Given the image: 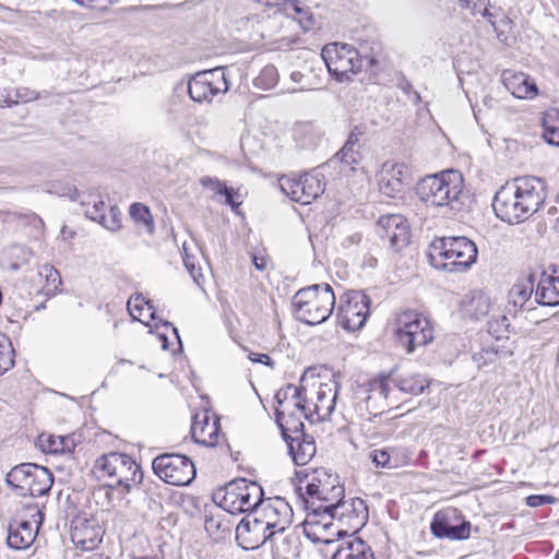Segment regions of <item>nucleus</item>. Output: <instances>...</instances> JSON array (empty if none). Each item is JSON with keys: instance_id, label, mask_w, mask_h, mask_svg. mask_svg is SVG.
<instances>
[{"instance_id": "obj_1", "label": "nucleus", "mask_w": 559, "mask_h": 559, "mask_svg": "<svg viewBox=\"0 0 559 559\" xmlns=\"http://www.w3.org/2000/svg\"><path fill=\"white\" fill-rule=\"evenodd\" d=\"M545 201V181L537 177H518L496 192L492 209L498 218L519 224L537 212Z\"/></svg>"}, {"instance_id": "obj_2", "label": "nucleus", "mask_w": 559, "mask_h": 559, "mask_svg": "<svg viewBox=\"0 0 559 559\" xmlns=\"http://www.w3.org/2000/svg\"><path fill=\"white\" fill-rule=\"evenodd\" d=\"M295 491L309 514L323 515L330 504L345 497V488L336 474L321 467L296 473Z\"/></svg>"}, {"instance_id": "obj_3", "label": "nucleus", "mask_w": 559, "mask_h": 559, "mask_svg": "<svg viewBox=\"0 0 559 559\" xmlns=\"http://www.w3.org/2000/svg\"><path fill=\"white\" fill-rule=\"evenodd\" d=\"M463 176L455 169L426 176L416 186L418 199L444 216L456 215L463 210Z\"/></svg>"}, {"instance_id": "obj_4", "label": "nucleus", "mask_w": 559, "mask_h": 559, "mask_svg": "<svg viewBox=\"0 0 559 559\" xmlns=\"http://www.w3.org/2000/svg\"><path fill=\"white\" fill-rule=\"evenodd\" d=\"M476 245L466 237H440L429 245L427 259L437 270L463 272L477 260Z\"/></svg>"}, {"instance_id": "obj_5", "label": "nucleus", "mask_w": 559, "mask_h": 559, "mask_svg": "<svg viewBox=\"0 0 559 559\" xmlns=\"http://www.w3.org/2000/svg\"><path fill=\"white\" fill-rule=\"evenodd\" d=\"M391 383L403 393L419 395L429 386L430 382L421 374H408L404 377H393L392 372L389 374H379L368 381L365 390L368 393L365 403L369 414H373L374 416L382 414L384 407L390 406L388 401L391 393Z\"/></svg>"}, {"instance_id": "obj_6", "label": "nucleus", "mask_w": 559, "mask_h": 559, "mask_svg": "<svg viewBox=\"0 0 559 559\" xmlns=\"http://www.w3.org/2000/svg\"><path fill=\"white\" fill-rule=\"evenodd\" d=\"M334 306L335 295L329 284L301 288L293 298L296 319L309 325L324 322L331 316Z\"/></svg>"}, {"instance_id": "obj_7", "label": "nucleus", "mask_w": 559, "mask_h": 559, "mask_svg": "<svg viewBox=\"0 0 559 559\" xmlns=\"http://www.w3.org/2000/svg\"><path fill=\"white\" fill-rule=\"evenodd\" d=\"M98 478H108V487L120 489L122 493L140 485L143 480L141 466L128 454L110 452L99 456L94 465Z\"/></svg>"}, {"instance_id": "obj_8", "label": "nucleus", "mask_w": 559, "mask_h": 559, "mask_svg": "<svg viewBox=\"0 0 559 559\" xmlns=\"http://www.w3.org/2000/svg\"><path fill=\"white\" fill-rule=\"evenodd\" d=\"M321 57L330 74L340 82L348 80L349 74L357 73L364 66L371 69L379 62L374 55L362 56L354 46L341 43L325 45Z\"/></svg>"}, {"instance_id": "obj_9", "label": "nucleus", "mask_w": 559, "mask_h": 559, "mask_svg": "<svg viewBox=\"0 0 559 559\" xmlns=\"http://www.w3.org/2000/svg\"><path fill=\"white\" fill-rule=\"evenodd\" d=\"M275 401L277 404L275 408L276 423L286 439L288 430L298 431L299 428H304L297 413L309 418L311 407L307 401L306 390L294 384L281 388L275 394Z\"/></svg>"}, {"instance_id": "obj_10", "label": "nucleus", "mask_w": 559, "mask_h": 559, "mask_svg": "<svg viewBox=\"0 0 559 559\" xmlns=\"http://www.w3.org/2000/svg\"><path fill=\"white\" fill-rule=\"evenodd\" d=\"M264 491L257 481L238 478L228 483L223 490L215 493L218 506L230 514L254 512Z\"/></svg>"}, {"instance_id": "obj_11", "label": "nucleus", "mask_w": 559, "mask_h": 559, "mask_svg": "<svg viewBox=\"0 0 559 559\" xmlns=\"http://www.w3.org/2000/svg\"><path fill=\"white\" fill-rule=\"evenodd\" d=\"M7 484L16 495L23 497H40L47 495L53 484L51 472L38 464L22 463L7 474Z\"/></svg>"}, {"instance_id": "obj_12", "label": "nucleus", "mask_w": 559, "mask_h": 559, "mask_svg": "<svg viewBox=\"0 0 559 559\" xmlns=\"http://www.w3.org/2000/svg\"><path fill=\"white\" fill-rule=\"evenodd\" d=\"M396 335L407 354L430 344L435 338L431 321L423 313L407 310L396 319Z\"/></svg>"}, {"instance_id": "obj_13", "label": "nucleus", "mask_w": 559, "mask_h": 559, "mask_svg": "<svg viewBox=\"0 0 559 559\" xmlns=\"http://www.w3.org/2000/svg\"><path fill=\"white\" fill-rule=\"evenodd\" d=\"M152 468L162 480L174 486H188L197 474L194 464L188 456L175 453L156 456Z\"/></svg>"}, {"instance_id": "obj_14", "label": "nucleus", "mask_w": 559, "mask_h": 559, "mask_svg": "<svg viewBox=\"0 0 559 559\" xmlns=\"http://www.w3.org/2000/svg\"><path fill=\"white\" fill-rule=\"evenodd\" d=\"M278 182L287 197L301 204H310L325 189L324 176L319 173H307L298 177L282 176Z\"/></svg>"}, {"instance_id": "obj_15", "label": "nucleus", "mask_w": 559, "mask_h": 559, "mask_svg": "<svg viewBox=\"0 0 559 559\" xmlns=\"http://www.w3.org/2000/svg\"><path fill=\"white\" fill-rule=\"evenodd\" d=\"M229 90L225 68H214L197 73L188 83V93L192 100L210 103L213 97Z\"/></svg>"}, {"instance_id": "obj_16", "label": "nucleus", "mask_w": 559, "mask_h": 559, "mask_svg": "<svg viewBox=\"0 0 559 559\" xmlns=\"http://www.w3.org/2000/svg\"><path fill=\"white\" fill-rule=\"evenodd\" d=\"M369 297L361 290H350L341 297L337 311L340 325L347 331H357L364 326L369 316Z\"/></svg>"}, {"instance_id": "obj_17", "label": "nucleus", "mask_w": 559, "mask_h": 559, "mask_svg": "<svg viewBox=\"0 0 559 559\" xmlns=\"http://www.w3.org/2000/svg\"><path fill=\"white\" fill-rule=\"evenodd\" d=\"M430 531L435 537L440 539L464 540L471 535V523L457 509L447 508L433 515Z\"/></svg>"}, {"instance_id": "obj_18", "label": "nucleus", "mask_w": 559, "mask_h": 559, "mask_svg": "<svg viewBox=\"0 0 559 559\" xmlns=\"http://www.w3.org/2000/svg\"><path fill=\"white\" fill-rule=\"evenodd\" d=\"M269 532L273 533V538L282 535L293 523V509L289 503L281 497L261 500L255 509Z\"/></svg>"}, {"instance_id": "obj_19", "label": "nucleus", "mask_w": 559, "mask_h": 559, "mask_svg": "<svg viewBox=\"0 0 559 559\" xmlns=\"http://www.w3.org/2000/svg\"><path fill=\"white\" fill-rule=\"evenodd\" d=\"M331 520H338L342 524L348 526L353 533L360 530L368 521V508L366 502L357 497L335 501L330 504L329 510L323 514Z\"/></svg>"}, {"instance_id": "obj_20", "label": "nucleus", "mask_w": 559, "mask_h": 559, "mask_svg": "<svg viewBox=\"0 0 559 559\" xmlns=\"http://www.w3.org/2000/svg\"><path fill=\"white\" fill-rule=\"evenodd\" d=\"M378 235L383 243L394 251L404 249L411 240V229L404 216L399 214L383 215L377 223Z\"/></svg>"}, {"instance_id": "obj_21", "label": "nucleus", "mask_w": 559, "mask_h": 559, "mask_svg": "<svg viewBox=\"0 0 559 559\" xmlns=\"http://www.w3.org/2000/svg\"><path fill=\"white\" fill-rule=\"evenodd\" d=\"M236 539L245 549H255L271 542L273 533L269 532L258 513H248L236 527Z\"/></svg>"}, {"instance_id": "obj_22", "label": "nucleus", "mask_w": 559, "mask_h": 559, "mask_svg": "<svg viewBox=\"0 0 559 559\" xmlns=\"http://www.w3.org/2000/svg\"><path fill=\"white\" fill-rule=\"evenodd\" d=\"M411 183L409 168L400 163L386 162L382 166L379 178V190L382 194L395 198L402 193L404 187Z\"/></svg>"}, {"instance_id": "obj_23", "label": "nucleus", "mask_w": 559, "mask_h": 559, "mask_svg": "<svg viewBox=\"0 0 559 559\" xmlns=\"http://www.w3.org/2000/svg\"><path fill=\"white\" fill-rule=\"evenodd\" d=\"M104 531L95 519L78 516L71 524V540L82 550H93L102 542Z\"/></svg>"}, {"instance_id": "obj_24", "label": "nucleus", "mask_w": 559, "mask_h": 559, "mask_svg": "<svg viewBox=\"0 0 559 559\" xmlns=\"http://www.w3.org/2000/svg\"><path fill=\"white\" fill-rule=\"evenodd\" d=\"M219 419L214 417L211 421L205 412L192 417L191 435L194 442L206 447H215L218 443Z\"/></svg>"}, {"instance_id": "obj_25", "label": "nucleus", "mask_w": 559, "mask_h": 559, "mask_svg": "<svg viewBox=\"0 0 559 559\" xmlns=\"http://www.w3.org/2000/svg\"><path fill=\"white\" fill-rule=\"evenodd\" d=\"M84 214L87 218L98 222L103 227L110 231H116L121 227V212L116 205H110L108 213L107 206L103 200H94L93 203H82Z\"/></svg>"}, {"instance_id": "obj_26", "label": "nucleus", "mask_w": 559, "mask_h": 559, "mask_svg": "<svg viewBox=\"0 0 559 559\" xmlns=\"http://www.w3.org/2000/svg\"><path fill=\"white\" fill-rule=\"evenodd\" d=\"M33 258L34 252L31 248L21 243H11L0 253V266L11 272L24 271Z\"/></svg>"}, {"instance_id": "obj_27", "label": "nucleus", "mask_w": 559, "mask_h": 559, "mask_svg": "<svg viewBox=\"0 0 559 559\" xmlns=\"http://www.w3.org/2000/svg\"><path fill=\"white\" fill-rule=\"evenodd\" d=\"M535 302L540 306H559V272H543L535 288Z\"/></svg>"}, {"instance_id": "obj_28", "label": "nucleus", "mask_w": 559, "mask_h": 559, "mask_svg": "<svg viewBox=\"0 0 559 559\" xmlns=\"http://www.w3.org/2000/svg\"><path fill=\"white\" fill-rule=\"evenodd\" d=\"M332 559H374V555L365 540L352 534L347 539L338 540Z\"/></svg>"}, {"instance_id": "obj_29", "label": "nucleus", "mask_w": 559, "mask_h": 559, "mask_svg": "<svg viewBox=\"0 0 559 559\" xmlns=\"http://www.w3.org/2000/svg\"><path fill=\"white\" fill-rule=\"evenodd\" d=\"M337 390V383H320L317 390V402L313 404L311 415L317 414L320 420L328 419L335 408Z\"/></svg>"}, {"instance_id": "obj_30", "label": "nucleus", "mask_w": 559, "mask_h": 559, "mask_svg": "<svg viewBox=\"0 0 559 559\" xmlns=\"http://www.w3.org/2000/svg\"><path fill=\"white\" fill-rule=\"evenodd\" d=\"M38 531L31 527L26 522L15 520L9 525L7 544L15 550L28 548L36 539Z\"/></svg>"}, {"instance_id": "obj_31", "label": "nucleus", "mask_w": 559, "mask_h": 559, "mask_svg": "<svg viewBox=\"0 0 559 559\" xmlns=\"http://www.w3.org/2000/svg\"><path fill=\"white\" fill-rule=\"evenodd\" d=\"M461 305L466 316L478 320L489 313L491 300L486 293L472 290L463 297Z\"/></svg>"}, {"instance_id": "obj_32", "label": "nucleus", "mask_w": 559, "mask_h": 559, "mask_svg": "<svg viewBox=\"0 0 559 559\" xmlns=\"http://www.w3.org/2000/svg\"><path fill=\"white\" fill-rule=\"evenodd\" d=\"M288 443L289 454L296 465H306L314 456L317 448L311 437L292 438Z\"/></svg>"}, {"instance_id": "obj_33", "label": "nucleus", "mask_w": 559, "mask_h": 559, "mask_svg": "<svg viewBox=\"0 0 559 559\" xmlns=\"http://www.w3.org/2000/svg\"><path fill=\"white\" fill-rule=\"evenodd\" d=\"M535 288L534 274H530L525 280L514 284L509 294L513 306L522 309L531 299L532 295H535Z\"/></svg>"}, {"instance_id": "obj_34", "label": "nucleus", "mask_w": 559, "mask_h": 559, "mask_svg": "<svg viewBox=\"0 0 559 559\" xmlns=\"http://www.w3.org/2000/svg\"><path fill=\"white\" fill-rule=\"evenodd\" d=\"M321 132L311 122L299 123L295 127L294 138L301 148H312L321 140Z\"/></svg>"}, {"instance_id": "obj_35", "label": "nucleus", "mask_w": 559, "mask_h": 559, "mask_svg": "<svg viewBox=\"0 0 559 559\" xmlns=\"http://www.w3.org/2000/svg\"><path fill=\"white\" fill-rule=\"evenodd\" d=\"M543 138L554 146H559V110L551 109L543 118Z\"/></svg>"}, {"instance_id": "obj_36", "label": "nucleus", "mask_w": 559, "mask_h": 559, "mask_svg": "<svg viewBox=\"0 0 559 559\" xmlns=\"http://www.w3.org/2000/svg\"><path fill=\"white\" fill-rule=\"evenodd\" d=\"M340 162L350 169H355L362 160V153L360 146H353L344 144L343 147L330 159V163Z\"/></svg>"}, {"instance_id": "obj_37", "label": "nucleus", "mask_w": 559, "mask_h": 559, "mask_svg": "<svg viewBox=\"0 0 559 559\" xmlns=\"http://www.w3.org/2000/svg\"><path fill=\"white\" fill-rule=\"evenodd\" d=\"M16 520L26 522L31 527L38 531L44 521V513L37 503H26L19 511Z\"/></svg>"}, {"instance_id": "obj_38", "label": "nucleus", "mask_w": 559, "mask_h": 559, "mask_svg": "<svg viewBox=\"0 0 559 559\" xmlns=\"http://www.w3.org/2000/svg\"><path fill=\"white\" fill-rule=\"evenodd\" d=\"M144 310L148 312V318L155 320V312L153 305L146 300L141 294L133 295L128 301V311L135 320L142 321L141 317L144 316Z\"/></svg>"}, {"instance_id": "obj_39", "label": "nucleus", "mask_w": 559, "mask_h": 559, "mask_svg": "<svg viewBox=\"0 0 559 559\" xmlns=\"http://www.w3.org/2000/svg\"><path fill=\"white\" fill-rule=\"evenodd\" d=\"M14 366V348L10 338L0 331V376Z\"/></svg>"}, {"instance_id": "obj_40", "label": "nucleus", "mask_w": 559, "mask_h": 559, "mask_svg": "<svg viewBox=\"0 0 559 559\" xmlns=\"http://www.w3.org/2000/svg\"><path fill=\"white\" fill-rule=\"evenodd\" d=\"M277 556L288 559L299 552V540L294 535L286 536L283 540L272 539Z\"/></svg>"}, {"instance_id": "obj_41", "label": "nucleus", "mask_w": 559, "mask_h": 559, "mask_svg": "<svg viewBox=\"0 0 559 559\" xmlns=\"http://www.w3.org/2000/svg\"><path fill=\"white\" fill-rule=\"evenodd\" d=\"M205 531L217 538L224 537L223 534L230 532V524L224 515H211L205 519Z\"/></svg>"}, {"instance_id": "obj_42", "label": "nucleus", "mask_w": 559, "mask_h": 559, "mask_svg": "<svg viewBox=\"0 0 559 559\" xmlns=\"http://www.w3.org/2000/svg\"><path fill=\"white\" fill-rule=\"evenodd\" d=\"M488 333L497 340L508 338L510 333V320L504 314L491 317L487 323Z\"/></svg>"}, {"instance_id": "obj_43", "label": "nucleus", "mask_w": 559, "mask_h": 559, "mask_svg": "<svg viewBox=\"0 0 559 559\" xmlns=\"http://www.w3.org/2000/svg\"><path fill=\"white\" fill-rule=\"evenodd\" d=\"M182 259L185 266L189 274L191 275V277L193 278L194 283L198 286H201L203 282L202 269L199 265L197 257L189 252V249L186 243L182 245Z\"/></svg>"}, {"instance_id": "obj_44", "label": "nucleus", "mask_w": 559, "mask_h": 559, "mask_svg": "<svg viewBox=\"0 0 559 559\" xmlns=\"http://www.w3.org/2000/svg\"><path fill=\"white\" fill-rule=\"evenodd\" d=\"M278 79L277 69L273 64H267L254 79V85L262 90H271L277 84Z\"/></svg>"}, {"instance_id": "obj_45", "label": "nucleus", "mask_w": 559, "mask_h": 559, "mask_svg": "<svg viewBox=\"0 0 559 559\" xmlns=\"http://www.w3.org/2000/svg\"><path fill=\"white\" fill-rule=\"evenodd\" d=\"M370 459L377 467L395 468L397 467V460L391 455L386 449H376L371 452Z\"/></svg>"}, {"instance_id": "obj_46", "label": "nucleus", "mask_w": 559, "mask_h": 559, "mask_svg": "<svg viewBox=\"0 0 559 559\" xmlns=\"http://www.w3.org/2000/svg\"><path fill=\"white\" fill-rule=\"evenodd\" d=\"M130 216L138 223H142L150 230L153 229V218L150 209L142 203H133L130 206Z\"/></svg>"}, {"instance_id": "obj_47", "label": "nucleus", "mask_w": 559, "mask_h": 559, "mask_svg": "<svg viewBox=\"0 0 559 559\" xmlns=\"http://www.w3.org/2000/svg\"><path fill=\"white\" fill-rule=\"evenodd\" d=\"M39 275L46 278L47 282V289L49 292H55L58 289V287L61 285V276L57 269H55L52 265L45 264L39 270Z\"/></svg>"}, {"instance_id": "obj_48", "label": "nucleus", "mask_w": 559, "mask_h": 559, "mask_svg": "<svg viewBox=\"0 0 559 559\" xmlns=\"http://www.w3.org/2000/svg\"><path fill=\"white\" fill-rule=\"evenodd\" d=\"M499 350L493 347L481 348L479 352L473 355V360L478 368H483L489 364L497 361Z\"/></svg>"}, {"instance_id": "obj_49", "label": "nucleus", "mask_w": 559, "mask_h": 559, "mask_svg": "<svg viewBox=\"0 0 559 559\" xmlns=\"http://www.w3.org/2000/svg\"><path fill=\"white\" fill-rule=\"evenodd\" d=\"M525 74L524 73H514L512 71L506 70L502 73V82L508 91L511 92V94L514 93V91L525 82Z\"/></svg>"}, {"instance_id": "obj_50", "label": "nucleus", "mask_w": 559, "mask_h": 559, "mask_svg": "<svg viewBox=\"0 0 559 559\" xmlns=\"http://www.w3.org/2000/svg\"><path fill=\"white\" fill-rule=\"evenodd\" d=\"M538 94L536 84L525 76V82L521 84L512 94L516 98H534Z\"/></svg>"}, {"instance_id": "obj_51", "label": "nucleus", "mask_w": 559, "mask_h": 559, "mask_svg": "<svg viewBox=\"0 0 559 559\" xmlns=\"http://www.w3.org/2000/svg\"><path fill=\"white\" fill-rule=\"evenodd\" d=\"M462 9H468L473 12H480L483 9L484 16H491L486 8V0H459Z\"/></svg>"}, {"instance_id": "obj_52", "label": "nucleus", "mask_w": 559, "mask_h": 559, "mask_svg": "<svg viewBox=\"0 0 559 559\" xmlns=\"http://www.w3.org/2000/svg\"><path fill=\"white\" fill-rule=\"evenodd\" d=\"M366 133V127L362 124L355 126L345 142L346 145L360 146L362 147L361 138Z\"/></svg>"}, {"instance_id": "obj_53", "label": "nucleus", "mask_w": 559, "mask_h": 559, "mask_svg": "<svg viewBox=\"0 0 559 559\" xmlns=\"http://www.w3.org/2000/svg\"><path fill=\"white\" fill-rule=\"evenodd\" d=\"M555 498L548 495H532L526 498L527 506L532 508L542 507L555 502Z\"/></svg>"}, {"instance_id": "obj_54", "label": "nucleus", "mask_w": 559, "mask_h": 559, "mask_svg": "<svg viewBox=\"0 0 559 559\" xmlns=\"http://www.w3.org/2000/svg\"><path fill=\"white\" fill-rule=\"evenodd\" d=\"M15 100H22L24 103L36 100L40 97V94L28 87H19L15 90Z\"/></svg>"}, {"instance_id": "obj_55", "label": "nucleus", "mask_w": 559, "mask_h": 559, "mask_svg": "<svg viewBox=\"0 0 559 559\" xmlns=\"http://www.w3.org/2000/svg\"><path fill=\"white\" fill-rule=\"evenodd\" d=\"M201 183L204 187L212 189L218 195L222 192L227 191V186L224 182L219 181L217 178L203 177L201 179Z\"/></svg>"}, {"instance_id": "obj_56", "label": "nucleus", "mask_w": 559, "mask_h": 559, "mask_svg": "<svg viewBox=\"0 0 559 559\" xmlns=\"http://www.w3.org/2000/svg\"><path fill=\"white\" fill-rule=\"evenodd\" d=\"M400 87L413 103L418 104L420 102L419 93L413 88V86L409 82L406 81V82L401 83Z\"/></svg>"}, {"instance_id": "obj_57", "label": "nucleus", "mask_w": 559, "mask_h": 559, "mask_svg": "<svg viewBox=\"0 0 559 559\" xmlns=\"http://www.w3.org/2000/svg\"><path fill=\"white\" fill-rule=\"evenodd\" d=\"M290 79L293 82L301 84V86H300L301 91H308V90L312 88L311 84L307 82L308 75H305L304 73H301L299 71H294L290 74Z\"/></svg>"}, {"instance_id": "obj_58", "label": "nucleus", "mask_w": 559, "mask_h": 559, "mask_svg": "<svg viewBox=\"0 0 559 559\" xmlns=\"http://www.w3.org/2000/svg\"><path fill=\"white\" fill-rule=\"evenodd\" d=\"M249 358L253 362H260L270 367H274V361L271 359V357L267 354H259V353H251L249 355Z\"/></svg>"}, {"instance_id": "obj_59", "label": "nucleus", "mask_w": 559, "mask_h": 559, "mask_svg": "<svg viewBox=\"0 0 559 559\" xmlns=\"http://www.w3.org/2000/svg\"><path fill=\"white\" fill-rule=\"evenodd\" d=\"M17 104L19 100H13L7 90H0V107H12Z\"/></svg>"}, {"instance_id": "obj_60", "label": "nucleus", "mask_w": 559, "mask_h": 559, "mask_svg": "<svg viewBox=\"0 0 559 559\" xmlns=\"http://www.w3.org/2000/svg\"><path fill=\"white\" fill-rule=\"evenodd\" d=\"M80 5H93L96 3L100 8H106L109 4L117 2L118 0H73Z\"/></svg>"}, {"instance_id": "obj_61", "label": "nucleus", "mask_w": 559, "mask_h": 559, "mask_svg": "<svg viewBox=\"0 0 559 559\" xmlns=\"http://www.w3.org/2000/svg\"><path fill=\"white\" fill-rule=\"evenodd\" d=\"M235 190L233 188L227 187L226 192H222L219 195L224 197V203L229 205L233 210H235L238 206V203L234 200Z\"/></svg>"}, {"instance_id": "obj_62", "label": "nucleus", "mask_w": 559, "mask_h": 559, "mask_svg": "<svg viewBox=\"0 0 559 559\" xmlns=\"http://www.w3.org/2000/svg\"><path fill=\"white\" fill-rule=\"evenodd\" d=\"M252 262H253L255 269L259 271H263L266 267V261L263 257H258L254 254L252 257Z\"/></svg>"}, {"instance_id": "obj_63", "label": "nucleus", "mask_w": 559, "mask_h": 559, "mask_svg": "<svg viewBox=\"0 0 559 559\" xmlns=\"http://www.w3.org/2000/svg\"><path fill=\"white\" fill-rule=\"evenodd\" d=\"M361 240L360 234H354L344 240V246L358 245Z\"/></svg>"}, {"instance_id": "obj_64", "label": "nucleus", "mask_w": 559, "mask_h": 559, "mask_svg": "<svg viewBox=\"0 0 559 559\" xmlns=\"http://www.w3.org/2000/svg\"><path fill=\"white\" fill-rule=\"evenodd\" d=\"M364 264L369 267H374L377 265V259L372 255L365 257Z\"/></svg>"}]
</instances>
